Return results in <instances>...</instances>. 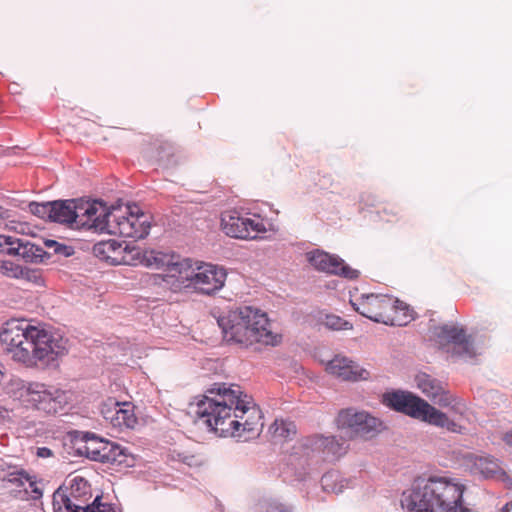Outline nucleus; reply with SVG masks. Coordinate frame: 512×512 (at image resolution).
I'll return each mask as SVG.
<instances>
[{
	"label": "nucleus",
	"instance_id": "obj_5",
	"mask_svg": "<svg viewBox=\"0 0 512 512\" xmlns=\"http://www.w3.org/2000/svg\"><path fill=\"white\" fill-rule=\"evenodd\" d=\"M148 216L139 212L137 206L126 207V210L108 208L101 202L95 231L111 235L142 239L149 234Z\"/></svg>",
	"mask_w": 512,
	"mask_h": 512
},
{
	"label": "nucleus",
	"instance_id": "obj_33",
	"mask_svg": "<svg viewBox=\"0 0 512 512\" xmlns=\"http://www.w3.org/2000/svg\"><path fill=\"white\" fill-rule=\"evenodd\" d=\"M43 244L45 248L53 250L54 255L69 257L74 253V250L71 246L59 243L52 239L44 240Z\"/></svg>",
	"mask_w": 512,
	"mask_h": 512
},
{
	"label": "nucleus",
	"instance_id": "obj_31",
	"mask_svg": "<svg viewBox=\"0 0 512 512\" xmlns=\"http://www.w3.org/2000/svg\"><path fill=\"white\" fill-rule=\"evenodd\" d=\"M254 512H291V509L277 500L269 499L259 501L254 507Z\"/></svg>",
	"mask_w": 512,
	"mask_h": 512
},
{
	"label": "nucleus",
	"instance_id": "obj_32",
	"mask_svg": "<svg viewBox=\"0 0 512 512\" xmlns=\"http://www.w3.org/2000/svg\"><path fill=\"white\" fill-rule=\"evenodd\" d=\"M29 211L44 220L51 222V201L48 202H30Z\"/></svg>",
	"mask_w": 512,
	"mask_h": 512
},
{
	"label": "nucleus",
	"instance_id": "obj_23",
	"mask_svg": "<svg viewBox=\"0 0 512 512\" xmlns=\"http://www.w3.org/2000/svg\"><path fill=\"white\" fill-rule=\"evenodd\" d=\"M123 260L121 261V265H144L146 267H152L153 265L158 266L160 263L159 254L155 250H142L140 247L135 245H130L124 242L123 245Z\"/></svg>",
	"mask_w": 512,
	"mask_h": 512
},
{
	"label": "nucleus",
	"instance_id": "obj_35",
	"mask_svg": "<svg viewBox=\"0 0 512 512\" xmlns=\"http://www.w3.org/2000/svg\"><path fill=\"white\" fill-rule=\"evenodd\" d=\"M101 496H96L92 503H87L85 507V512H114L111 505L102 503Z\"/></svg>",
	"mask_w": 512,
	"mask_h": 512
},
{
	"label": "nucleus",
	"instance_id": "obj_36",
	"mask_svg": "<svg viewBox=\"0 0 512 512\" xmlns=\"http://www.w3.org/2000/svg\"><path fill=\"white\" fill-rule=\"evenodd\" d=\"M110 454L111 461H107L106 463L121 465L127 462L126 449L116 443H114V449H112Z\"/></svg>",
	"mask_w": 512,
	"mask_h": 512
},
{
	"label": "nucleus",
	"instance_id": "obj_1",
	"mask_svg": "<svg viewBox=\"0 0 512 512\" xmlns=\"http://www.w3.org/2000/svg\"><path fill=\"white\" fill-rule=\"evenodd\" d=\"M197 414L221 437L248 439L263 427L260 410L237 384L214 383L198 403Z\"/></svg>",
	"mask_w": 512,
	"mask_h": 512
},
{
	"label": "nucleus",
	"instance_id": "obj_40",
	"mask_svg": "<svg viewBox=\"0 0 512 512\" xmlns=\"http://www.w3.org/2000/svg\"><path fill=\"white\" fill-rule=\"evenodd\" d=\"M37 455L42 458L50 457L52 455V451L47 447H40L37 450Z\"/></svg>",
	"mask_w": 512,
	"mask_h": 512
},
{
	"label": "nucleus",
	"instance_id": "obj_43",
	"mask_svg": "<svg viewBox=\"0 0 512 512\" xmlns=\"http://www.w3.org/2000/svg\"><path fill=\"white\" fill-rule=\"evenodd\" d=\"M329 478H330V476H329V475H325V476L323 477V479H322V481H323V485H324L325 487L327 486L326 482L328 481V479H329Z\"/></svg>",
	"mask_w": 512,
	"mask_h": 512
},
{
	"label": "nucleus",
	"instance_id": "obj_6",
	"mask_svg": "<svg viewBox=\"0 0 512 512\" xmlns=\"http://www.w3.org/2000/svg\"><path fill=\"white\" fill-rule=\"evenodd\" d=\"M101 202L82 199L51 201V222L75 228L96 229Z\"/></svg>",
	"mask_w": 512,
	"mask_h": 512
},
{
	"label": "nucleus",
	"instance_id": "obj_26",
	"mask_svg": "<svg viewBox=\"0 0 512 512\" xmlns=\"http://www.w3.org/2000/svg\"><path fill=\"white\" fill-rule=\"evenodd\" d=\"M87 503L76 502L66 495V490L59 487L53 493V510L54 512H85Z\"/></svg>",
	"mask_w": 512,
	"mask_h": 512
},
{
	"label": "nucleus",
	"instance_id": "obj_21",
	"mask_svg": "<svg viewBox=\"0 0 512 512\" xmlns=\"http://www.w3.org/2000/svg\"><path fill=\"white\" fill-rule=\"evenodd\" d=\"M303 447L313 452L322 453L327 459H337L347 452V446L344 440H338L336 437H324L322 435H313L304 439Z\"/></svg>",
	"mask_w": 512,
	"mask_h": 512
},
{
	"label": "nucleus",
	"instance_id": "obj_8",
	"mask_svg": "<svg viewBox=\"0 0 512 512\" xmlns=\"http://www.w3.org/2000/svg\"><path fill=\"white\" fill-rule=\"evenodd\" d=\"M226 279L227 271L223 266L194 260L188 290L197 294L212 296L224 287Z\"/></svg>",
	"mask_w": 512,
	"mask_h": 512
},
{
	"label": "nucleus",
	"instance_id": "obj_10",
	"mask_svg": "<svg viewBox=\"0 0 512 512\" xmlns=\"http://www.w3.org/2000/svg\"><path fill=\"white\" fill-rule=\"evenodd\" d=\"M221 228L227 236L239 239H255L260 233L266 231L260 217H245L235 210L222 213Z\"/></svg>",
	"mask_w": 512,
	"mask_h": 512
},
{
	"label": "nucleus",
	"instance_id": "obj_39",
	"mask_svg": "<svg viewBox=\"0 0 512 512\" xmlns=\"http://www.w3.org/2000/svg\"><path fill=\"white\" fill-rule=\"evenodd\" d=\"M15 239L16 237L0 234V253L7 254L9 248L15 245Z\"/></svg>",
	"mask_w": 512,
	"mask_h": 512
},
{
	"label": "nucleus",
	"instance_id": "obj_3",
	"mask_svg": "<svg viewBox=\"0 0 512 512\" xmlns=\"http://www.w3.org/2000/svg\"><path fill=\"white\" fill-rule=\"evenodd\" d=\"M465 489L455 478L429 476L417 480L401 504L405 512H468L463 501Z\"/></svg>",
	"mask_w": 512,
	"mask_h": 512
},
{
	"label": "nucleus",
	"instance_id": "obj_27",
	"mask_svg": "<svg viewBox=\"0 0 512 512\" xmlns=\"http://www.w3.org/2000/svg\"><path fill=\"white\" fill-rule=\"evenodd\" d=\"M104 439L94 433L86 432L83 435L82 443L78 444L76 451L80 456H85L93 461L97 460V454L101 452Z\"/></svg>",
	"mask_w": 512,
	"mask_h": 512
},
{
	"label": "nucleus",
	"instance_id": "obj_38",
	"mask_svg": "<svg viewBox=\"0 0 512 512\" xmlns=\"http://www.w3.org/2000/svg\"><path fill=\"white\" fill-rule=\"evenodd\" d=\"M102 445V449H101V452H99V454H97V460L96 461H99V462H102V463H106L107 461H111V451L112 449H114V442H110L108 440H105L103 441V444Z\"/></svg>",
	"mask_w": 512,
	"mask_h": 512
},
{
	"label": "nucleus",
	"instance_id": "obj_41",
	"mask_svg": "<svg viewBox=\"0 0 512 512\" xmlns=\"http://www.w3.org/2000/svg\"><path fill=\"white\" fill-rule=\"evenodd\" d=\"M502 440L508 445L512 447V430L507 431L503 434Z\"/></svg>",
	"mask_w": 512,
	"mask_h": 512
},
{
	"label": "nucleus",
	"instance_id": "obj_17",
	"mask_svg": "<svg viewBox=\"0 0 512 512\" xmlns=\"http://www.w3.org/2000/svg\"><path fill=\"white\" fill-rule=\"evenodd\" d=\"M307 259L315 269L328 274L339 275L347 279H355L359 274L357 270L346 265L341 258L325 251H311L307 253Z\"/></svg>",
	"mask_w": 512,
	"mask_h": 512
},
{
	"label": "nucleus",
	"instance_id": "obj_25",
	"mask_svg": "<svg viewBox=\"0 0 512 512\" xmlns=\"http://www.w3.org/2000/svg\"><path fill=\"white\" fill-rule=\"evenodd\" d=\"M414 320V311L404 302L392 298L391 309L386 312L383 324L406 326Z\"/></svg>",
	"mask_w": 512,
	"mask_h": 512
},
{
	"label": "nucleus",
	"instance_id": "obj_15",
	"mask_svg": "<svg viewBox=\"0 0 512 512\" xmlns=\"http://www.w3.org/2000/svg\"><path fill=\"white\" fill-rule=\"evenodd\" d=\"M218 325L222 329L224 338L228 342H234L244 346L253 345L251 330L246 325L242 308L230 311L227 315L218 319Z\"/></svg>",
	"mask_w": 512,
	"mask_h": 512
},
{
	"label": "nucleus",
	"instance_id": "obj_16",
	"mask_svg": "<svg viewBox=\"0 0 512 512\" xmlns=\"http://www.w3.org/2000/svg\"><path fill=\"white\" fill-rule=\"evenodd\" d=\"M392 298L384 294H364L351 301V304L362 316L383 324L386 312L391 309Z\"/></svg>",
	"mask_w": 512,
	"mask_h": 512
},
{
	"label": "nucleus",
	"instance_id": "obj_2",
	"mask_svg": "<svg viewBox=\"0 0 512 512\" xmlns=\"http://www.w3.org/2000/svg\"><path fill=\"white\" fill-rule=\"evenodd\" d=\"M0 341L14 361L26 367L57 365L68 353V340L56 332L39 329L26 320L12 319L5 323Z\"/></svg>",
	"mask_w": 512,
	"mask_h": 512
},
{
	"label": "nucleus",
	"instance_id": "obj_11",
	"mask_svg": "<svg viewBox=\"0 0 512 512\" xmlns=\"http://www.w3.org/2000/svg\"><path fill=\"white\" fill-rule=\"evenodd\" d=\"M433 335L436 342L448 353L469 358L475 356L473 343L463 328L457 325L436 326Z\"/></svg>",
	"mask_w": 512,
	"mask_h": 512
},
{
	"label": "nucleus",
	"instance_id": "obj_13",
	"mask_svg": "<svg viewBox=\"0 0 512 512\" xmlns=\"http://www.w3.org/2000/svg\"><path fill=\"white\" fill-rule=\"evenodd\" d=\"M246 325L251 330L253 344L277 346L282 341V336L272 331L270 320L266 313L252 307H242Z\"/></svg>",
	"mask_w": 512,
	"mask_h": 512
},
{
	"label": "nucleus",
	"instance_id": "obj_12",
	"mask_svg": "<svg viewBox=\"0 0 512 512\" xmlns=\"http://www.w3.org/2000/svg\"><path fill=\"white\" fill-rule=\"evenodd\" d=\"M337 425L340 429L346 430L349 437L369 438L380 426V421L364 412H355L352 409H345L339 412Z\"/></svg>",
	"mask_w": 512,
	"mask_h": 512
},
{
	"label": "nucleus",
	"instance_id": "obj_19",
	"mask_svg": "<svg viewBox=\"0 0 512 512\" xmlns=\"http://www.w3.org/2000/svg\"><path fill=\"white\" fill-rule=\"evenodd\" d=\"M417 387L428 398L435 401L441 407H451L456 410L458 403L456 398L445 390L443 383L429 374L419 373L416 376Z\"/></svg>",
	"mask_w": 512,
	"mask_h": 512
},
{
	"label": "nucleus",
	"instance_id": "obj_30",
	"mask_svg": "<svg viewBox=\"0 0 512 512\" xmlns=\"http://www.w3.org/2000/svg\"><path fill=\"white\" fill-rule=\"evenodd\" d=\"M270 431L275 441L290 440L297 433L294 422L283 419H276L271 425Z\"/></svg>",
	"mask_w": 512,
	"mask_h": 512
},
{
	"label": "nucleus",
	"instance_id": "obj_22",
	"mask_svg": "<svg viewBox=\"0 0 512 512\" xmlns=\"http://www.w3.org/2000/svg\"><path fill=\"white\" fill-rule=\"evenodd\" d=\"M7 255L34 264L46 263L52 257V253L45 251L40 245L21 238L15 239V245L9 248Z\"/></svg>",
	"mask_w": 512,
	"mask_h": 512
},
{
	"label": "nucleus",
	"instance_id": "obj_20",
	"mask_svg": "<svg viewBox=\"0 0 512 512\" xmlns=\"http://www.w3.org/2000/svg\"><path fill=\"white\" fill-rule=\"evenodd\" d=\"M326 371L343 381L356 382L369 378V372L366 369L355 361L340 355L335 356L327 363Z\"/></svg>",
	"mask_w": 512,
	"mask_h": 512
},
{
	"label": "nucleus",
	"instance_id": "obj_24",
	"mask_svg": "<svg viewBox=\"0 0 512 512\" xmlns=\"http://www.w3.org/2000/svg\"><path fill=\"white\" fill-rule=\"evenodd\" d=\"M124 241L119 242L114 239H109L106 241H100L93 246V254L106 262L112 265H121V261L123 260L122 253Z\"/></svg>",
	"mask_w": 512,
	"mask_h": 512
},
{
	"label": "nucleus",
	"instance_id": "obj_4",
	"mask_svg": "<svg viewBox=\"0 0 512 512\" xmlns=\"http://www.w3.org/2000/svg\"><path fill=\"white\" fill-rule=\"evenodd\" d=\"M383 403L414 419L450 432H460V425L451 420L444 412L411 392L397 391L387 393L383 396Z\"/></svg>",
	"mask_w": 512,
	"mask_h": 512
},
{
	"label": "nucleus",
	"instance_id": "obj_7",
	"mask_svg": "<svg viewBox=\"0 0 512 512\" xmlns=\"http://www.w3.org/2000/svg\"><path fill=\"white\" fill-rule=\"evenodd\" d=\"M13 385L18 390V398L26 407L45 414H56L67 403L64 391L44 383H25L22 380H16Z\"/></svg>",
	"mask_w": 512,
	"mask_h": 512
},
{
	"label": "nucleus",
	"instance_id": "obj_14",
	"mask_svg": "<svg viewBox=\"0 0 512 512\" xmlns=\"http://www.w3.org/2000/svg\"><path fill=\"white\" fill-rule=\"evenodd\" d=\"M463 465L473 474L500 481L507 488L512 487V478L502 469L499 462L491 456L467 453L463 456Z\"/></svg>",
	"mask_w": 512,
	"mask_h": 512
},
{
	"label": "nucleus",
	"instance_id": "obj_42",
	"mask_svg": "<svg viewBox=\"0 0 512 512\" xmlns=\"http://www.w3.org/2000/svg\"><path fill=\"white\" fill-rule=\"evenodd\" d=\"M500 512H512V501L507 503Z\"/></svg>",
	"mask_w": 512,
	"mask_h": 512
},
{
	"label": "nucleus",
	"instance_id": "obj_18",
	"mask_svg": "<svg viewBox=\"0 0 512 512\" xmlns=\"http://www.w3.org/2000/svg\"><path fill=\"white\" fill-rule=\"evenodd\" d=\"M162 449L165 451L167 463L176 469L196 468L203 463L202 456L196 453L183 437Z\"/></svg>",
	"mask_w": 512,
	"mask_h": 512
},
{
	"label": "nucleus",
	"instance_id": "obj_34",
	"mask_svg": "<svg viewBox=\"0 0 512 512\" xmlns=\"http://www.w3.org/2000/svg\"><path fill=\"white\" fill-rule=\"evenodd\" d=\"M324 324L327 328L332 330L350 329L352 327L349 322L336 315H326Z\"/></svg>",
	"mask_w": 512,
	"mask_h": 512
},
{
	"label": "nucleus",
	"instance_id": "obj_29",
	"mask_svg": "<svg viewBox=\"0 0 512 512\" xmlns=\"http://www.w3.org/2000/svg\"><path fill=\"white\" fill-rule=\"evenodd\" d=\"M117 415L114 418V426L119 429H132L137 424V417L134 413V406L131 403H119L117 407Z\"/></svg>",
	"mask_w": 512,
	"mask_h": 512
},
{
	"label": "nucleus",
	"instance_id": "obj_28",
	"mask_svg": "<svg viewBox=\"0 0 512 512\" xmlns=\"http://www.w3.org/2000/svg\"><path fill=\"white\" fill-rule=\"evenodd\" d=\"M66 495L76 502L89 503L91 498L90 485L81 476H75L69 482V488H65Z\"/></svg>",
	"mask_w": 512,
	"mask_h": 512
},
{
	"label": "nucleus",
	"instance_id": "obj_37",
	"mask_svg": "<svg viewBox=\"0 0 512 512\" xmlns=\"http://www.w3.org/2000/svg\"><path fill=\"white\" fill-rule=\"evenodd\" d=\"M117 407H119V402H111L110 404H105L101 410L104 419L109 421L112 424V426H114V418L118 413Z\"/></svg>",
	"mask_w": 512,
	"mask_h": 512
},
{
	"label": "nucleus",
	"instance_id": "obj_9",
	"mask_svg": "<svg viewBox=\"0 0 512 512\" xmlns=\"http://www.w3.org/2000/svg\"><path fill=\"white\" fill-rule=\"evenodd\" d=\"M194 260L176 253H162V289L167 288L173 292L188 290Z\"/></svg>",
	"mask_w": 512,
	"mask_h": 512
}]
</instances>
